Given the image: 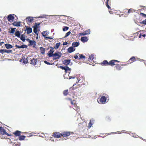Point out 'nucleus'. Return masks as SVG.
Wrapping results in <instances>:
<instances>
[{
	"label": "nucleus",
	"instance_id": "obj_1",
	"mask_svg": "<svg viewBox=\"0 0 146 146\" xmlns=\"http://www.w3.org/2000/svg\"><path fill=\"white\" fill-rule=\"evenodd\" d=\"M116 62H120L117 60H112L108 62L107 60H104L100 64L102 66H112L116 65L115 66V68H116V70H121L122 68V67H121V66H126L127 65V64H116L115 63Z\"/></svg>",
	"mask_w": 146,
	"mask_h": 146
},
{
	"label": "nucleus",
	"instance_id": "obj_2",
	"mask_svg": "<svg viewBox=\"0 0 146 146\" xmlns=\"http://www.w3.org/2000/svg\"><path fill=\"white\" fill-rule=\"evenodd\" d=\"M108 96L105 97V96H102L99 100H98V102L100 104H104L106 103V101L107 98Z\"/></svg>",
	"mask_w": 146,
	"mask_h": 146
},
{
	"label": "nucleus",
	"instance_id": "obj_3",
	"mask_svg": "<svg viewBox=\"0 0 146 146\" xmlns=\"http://www.w3.org/2000/svg\"><path fill=\"white\" fill-rule=\"evenodd\" d=\"M62 54L60 52H58V53H55L53 54V60H56L59 59L61 56Z\"/></svg>",
	"mask_w": 146,
	"mask_h": 146
},
{
	"label": "nucleus",
	"instance_id": "obj_4",
	"mask_svg": "<svg viewBox=\"0 0 146 146\" xmlns=\"http://www.w3.org/2000/svg\"><path fill=\"white\" fill-rule=\"evenodd\" d=\"M49 48H50V49L48 52V55L49 56V57H51L54 54H53V53L54 52V48H53L52 47L49 46L48 48L47 49L48 50Z\"/></svg>",
	"mask_w": 146,
	"mask_h": 146
},
{
	"label": "nucleus",
	"instance_id": "obj_5",
	"mask_svg": "<svg viewBox=\"0 0 146 146\" xmlns=\"http://www.w3.org/2000/svg\"><path fill=\"white\" fill-rule=\"evenodd\" d=\"M49 33L47 31H44L42 33V35L44 37L48 39H53L52 37H46V36L49 34Z\"/></svg>",
	"mask_w": 146,
	"mask_h": 146
},
{
	"label": "nucleus",
	"instance_id": "obj_6",
	"mask_svg": "<svg viewBox=\"0 0 146 146\" xmlns=\"http://www.w3.org/2000/svg\"><path fill=\"white\" fill-rule=\"evenodd\" d=\"M0 133L3 135H6L8 136L9 135V134L7 133L5 129L2 127H0Z\"/></svg>",
	"mask_w": 146,
	"mask_h": 146
},
{
	"label": "nucleus",
	"instance_id": "obj_7",
	"mask_svg": "<svg viewBox=\"0 0 146 146\" xmlns=\"http://www.w3.org/2000/svg\"><path fill=\"white\" fill-rule=\"evenodd\" d=\"M52 136L55 138H59L62 136V133L58 132H54L52 133Z\"/></svg>",
	"mask_w": 146,
	"mask_h": 146
},
{
	"label": "nucleus",
	"instance_id": "obj_8",
	"mask_svg": "<svg viewBox=\"0 0 146 146\" xmlns=\"http://www.w3.org/2000/svg\"><path fill=\"white\" fill-rule=\"evenodd\" d=\"M138 58L137 57H135L134 56H132L131 58L129 60H128V62H129L128 64H131L132 63L135 62L136 60H137Z\"/></svg>",
	"mask_w": 146,
	"mask_h": 146
},
{
	"label": "nucleus",
	"instance_id": "obj_9",
	"mask_svg": "<svg viewBox=\"0 0 146 146\" xmlns=\"http://www.w3.org/2000/svg\"><path fill=\"white\" fill-rule=\"evenodd\" d=\"M70 135V131H64L62 133V136L66 137Z\"/></svg>",
	"mask_w": 146,
	"mask_h": 146
},
{
	"label": "nucleus",
	"instance_id": "obj_10",
	"mask_svg": "<svg viewBox=\"0 0 146 146\" xmlns=\"http://www.w3.org/2000/svg\"><path fill=\"white\" fill-rule=\"evenodd\" d=\"M26 20L27 23L29 24L33 22V18L30 17H28L26 18Z\"/></svg>",
	"mask_w": 146,
	"mask_h": 146
},
{
	"label": "nucleus",
	"instance_id": "obj_11",
	"mask_svg": "<svg viewBox=\"0 0 146 146\" xmlns=\"http://www.w3.org/2000/svg\"><path fill=\"white\" fill-rule=\"evenodd\" d=\"M30 63L33 65H35L37 63V59L33 58L30 60Z\"/></svg>",
	"mask_w": 146,
	"mask_h": 146
},
{
	"label": "nucleus",
	"instance_id": "obj_12",
	"mask_svg": "<svg viewBox=\"0 0 146 146\" xmlns=\"http://www.w3.org/2000/svg\"><path fill=\"white\" fill-rule=\"evenodd\" d=\"M70 62V60L65 59L63 61V63L66 66H67Z\"/></svg>",
	"mask_w": 146,
	"mask_h": 146
},
{
	"label": "nucleus",
	"instance_id": "obj_13",
	"mask_svg": "<svg viewBox=\"0 0 146 146\" xmlns=\"http://www.w3.org/2000/svg\"><path fill=\"white\" fill-rule=\"evenodd\" d=\"M21 22L19 21L18 22H14L12 23V25L15 26L20 27L21 26Z\"/></svg>",
	"mask_w": 146,
	"mask_h": 146
},
{
	"label": "nucleus",
	"instance_id": "obj_14",
	"mask_svg": "<svg viewBox=\"0 0 146 146\" xmlns=\"http://www.w3.org/2000/svg\"><path fill=\"white\" fill-rule=\"evenodd\" d=\"M14 19V17L13 16L10 15L8 16L7 19L9 21L11 22V21H13Z\"/></svg>",
	"mask_w": 146,
	"mask_h": 146
},
{
	"label": "nucleus",
	"instance_id": "obj_15",
	"mask_svg": "<svg viewBox=\"0 0 146 146\" xmlns=\"http://www.w3.org/2000/svg\"><path fill=\"white\" fill-rule=\"evenodd\" d=\"M67 100H69L71 104L72 105H73L74 106L76 105V102L74 100H72V99L70 98H68L67 99Z\"/></svg>",
	"mask_w": 146,
	"mask_h": 146
},
{
	"label": "nucleus",
	"instance_id": "obj_16",
	"mask_svg": "<svg viewBox=\"0 0 146 146\" xmlns=\"http://www.w3.org/2000/svg\"><path fill=\"white\" fill-rule=\"evenodd\" d=\"M15 47L18 48H27V46L26 45L23 44L21 46H20L19 45H15Z\"/></svg>",
	"mask_w": 146,
	"mask_h": 146
},
{
	"label": "nucleus",
	"instance_id": "obj_17",
	"mask_svg": "<svg viewBox=\"0 0 146 146\" xmlns=\"http://www.w3.org/2000/svg\"><path fill=\"white\" fill-rule=\"evenodd\" d=\"M75 49L73 47H71L68 48V52L70 53H71L75 50Z\"/></svg>",
	"mask_w": 146,
	"mask_h": 146
},
{
	"label": "nucleus",
	"instance_id": "obj_18",
	"mask_svg": "<svg viewBox=\"0 0 146 146\" xmlns=\"http://www.w3.org/2000/svg\"><path fill=\"white\" fill-rule=\"evenodd\" d=\"M94 120L93 119H91L90 120V121L88 123V127L89 128H90V127H91L93 124L94 123Z\"/></svg>",
	"mask_w": 146,
	"mask_h": 146
},
{
	"label": "nucleus",
	"instance_id": "obj_19",
	"mask_svg": "<svg viewBox=\"0 0 146 146\" xmlns=\"http://www.w3.org/2000/svg\"><path fill=\"white\" fill-rule=\"evenodd\" d=\"M88 40V39L86 36H83L81 37V40L83 42H86Z\"/></svg>",
	"mask_w": 146,
	"mask_h": 146
},
{
	"label": "nucleus",
	"instance_id": "obj_20",
	"mask_svg": "<svg viewBox=\"0 0 146 146\" xmlns=\"http://www.w3.org/2000/svg\"><path fill=\"white\" fill-rule=\"evenodd\" d=\"M30 45H31V46H33V48L35 47V46L36 45V42L34 40H31L30 41V42L29 43Z\"/></svg>",
	"mask_w": 146,
	"mask_h": 146
},
{
	"label": "nucleus",
	"instance_id": "obj_21",
	"mask_svg": "<svg viewBox=\"0 0 146 146\" xmlns=\"http://www.w3.org/2000/svg\"><path fill=\"white\" fill-rule=\"evenodd\" d=\"M21 132L19 131H16L13 133L15 136H19L20 135Z\"/></svg>",
	"mask_w": 146,
	"mask_h": 146
},
{
	"label": "nucleus",
	"instance_id": "obj_22",
	"mask_svg": "<svg viewBox=\"0 0 146 146\" xmlns=\"http://www.w3.org/2000/svg\"><path fill=\"white\" fill-rule=\"evenodd\" d=\"M27 34H29L32 32V29L31 27H27Z\"/></svg>",
	"mask_w": 146,
	"mask_h": 146
},
{
	"label": "nucleus",
	"instance_id": "obj_23",
	"mask_svg": "<svg viewBox=\"0 0 146 146\" xmlns=\"http://www.w3.org/2000/svg\"><path fill=\"white\" fill-rule=\"evenodd\" d=\"M111 2V0H106V6L109 9H110L111 7L109 5L110 4Z\"/></svg>",
	"mask_w": 146,
	"mask_h": 146
},
{
	"label": "nucleus",
	"instance_id": "obj_24",
	"mask_svg": "<svg viewBox=\"0 0 146 146\" xmlns=\"http://www.w3.org/2000/svg\"><path fill=\"white\" fill-rule=\"evenodd\" d=\"M79 44H80L78 42H73L72 44V46L73 47H75L78 46Z\"/></svg>",
	"mask_w": 146,
	"mask_h": 146
},
{
	"label": "nucleus",
	"instance_id": "obj_25",
	"mask_svg": "<svg viewBox=\"0 0 146 146\" xmlns=\"http://www.w3.org/2000/svg\"><path fill=\"white\" fill-rule=\"evenodd\" d=\"M94 58V54H92L89 56L88 61L89 62L92 61V60H93Z\"/></svg>",
	"mask_w": 146,
	"mask_h": 146
},
{
	"label": "nucleus",
	"instance_id": "obj_26",
	"mask_svg": "<svg viewBox=\"0 0 146 146\" xmlns=\"http://www.w3.org/2000/svg\"><path fill=\"white\" fill-rule=\"evenodd\" d=\"M5 45L6 48L7 49L11 48L13 47L12 45L8 44H5Z\"/></svg>",
	"mask_w": 146,
	"mask_h": 146
},
{
	"label": "nucleus",
	"instance_id": "obj_27",
	"mask_svg": "<svg viewBox=\"0 0 146 146\" xmlns=\"http://www.w3.org/2000/svg\"><path fill=\"white\" fill-rule=\"evenodd\" d=\"M136 11L135 10V9L132 8H131L129 10L128 12H127V13H128V14H129L130 13L135 12Z\"/></svg>",
	"mask_w": 146,
	"mask_h": 146
},
{
	"label": "nucleus",
	"instance_id": "obj_28",
	"mask_svg": "<svg viewBox=\"0 0 146 146\" xmlns=\"http://www.w3.org/2000/svg\"><path fill=\"white\" fill-rule=\"evenodd\" d=\"M20 37L21 40L23 42H25V36L23 34H22L21 35Z\"/></svg>",
	"mask_w": 146,
	"mask_h": 146
},
{
	"label": "nucleus",
	"instance_id": "obj_29",
	"mask_svg": "<svg viewBox=\"0 0 146 146\" xmlns=\"http://www.w3.org/2000/svg\"><path fill=\"white\" fill-rule=\"evenodd\" d=\"M65 72L66 73H69L70 72L71 69L69 68L68 66H66L65 70Z\"/></svg>",
	"mask_w": 146,
	"mask_h": 146
},
{
	"label": "nucleus",
	"instance_id": "obj_30",
	"mask_svg": "<svg viewBox=\"0 0 146 146\" xmlns=\"http://www.w3.org/2000/svg\"><path fill=\"white\" fill-rule=\"evenodd\" d=\"M15 35L17 37L20 38V37L21 34L19 31H17L15 33Z\"/></svg>",
	"mask_w": 146,
	"mask_h": 146
},
{
	"label": "nucleus",
	"instance_id": "obj_31",
	"mask_svg": "<svg viewBox=\"0 0 146 146\" xmlns=\"http://www.w3.org/2000/svg\"><path fill=\"white\" fill-rule=\"evenodd\" d=\"M79 58H78L79 60L85 59L86 58V56L83 55L82 54H80L79 55Z\"/></svg>",
	"mask_w": 146,
	"mask_h": 146
},
{
	"label": "nucleus",
	"instance_id": "obj_32",
	"mask_svg": "<svg viewBox=\"0 0 146 146\" xmlns=\"http://www.w3.org/2000/svg\"><path fill=\"white\" fill-rule=\"evenodd\" d=\"M26 137V136L23 135H20L19 137V139L20 140H24L25 138Z\"/></svg>",
	"mask_w": 146,
	"mask_h": 146
},
{
	"label": "nucleus",
	"instance_id": "obj_33",
	"mask_svg": "<svg viewBox=\"0 0 146 146\" xmlns=\"http://www.w3.org/2000/svg\"><path fill=\"white\" fill-rule=\"evenodd\" d=\"M40 50L42 54H44L45 53V49L42 47H40Z\"/></svg>",
	"mask_w": 146,
	"mask_h": 146
},
{
	"label": "nucleus",
	"instance_id": "obj_34",
	"mask_svg": "<svg viewBox=\"0 0 146 146\" xmlns=\"http://www.w3.org/2000/svg\"><path fill=\"white\" fill-rule=\"evenodd\" d=\"M21 60L23 61V62L25 64H27L28 62L27 59V58H23Z\"/></svg>",
	"mask_w": 146,
	"mask_h": 146
},
{
	"label": "nucleus",
	"instance_id": "obj_35",
	"mask_svg": "<svg viewBox=\"0 0 146 146\" xmlns=\"http://www.w3.org/2000/svg\"><path fill=\"white\" fill-rule=\"evenodd\" d=\"M60 43H57L56 44L55 46L54 47V48L55 49H57L58 48L60 45Z\"/></svg>",
	"mask_w": 146,
	"mask_h": 146
},
{
	"label": "nucleus",
	"instance_id": "obj_36",
	"mask_svg": "<svg viewBox=\"0 0 146 146\" xmlns=\"http://www.w3.org/2000/svg\"><path fill=\"white\" fill-rule=\"evenodd\" d=\"M68 90H64L63 92V94L64 96H66L68 94Z\"/></svg>",
	"mask_w": 146,
	"mask_h": 146
},
{
	"label": "nucleus",
	"instance_id": "obj_37",
	"mask_svg": "<svg viewBox=\"0 0 146 146\" xmlns=\"http://www.w3.org/2000/svg\"><path fill=\"white\" fill-rule=\"evenodd\" d=\"M74 109L75 110L77 111H78L80 110V108L77 106V105H76L75 106H74Z\"/></svg>",
	"mask_w": 146,
	"mask_h": 146
},
{
	"label": "nucleus",
	"instance_id": "obj_38",
	"mask_svg": "<svg viewBox=\"0 0 146 146\" xmlns=\"http://www.w3.org/2000/svg\"><path fill=\"white\" fill-rule=\"evenodd\" d=\"M11 31L9 32L11 34H13L14 33L15 30L16 29L15 28H11Z\"/></svg>",
	"mask_w": 146,
	"mask_h": 146
},
{
	"label": "nucleus",
	"instance_id": "obj_39",
	"mask_svg": "<svg viewBox=\"0 0 146 146\" xmlns=\"http://www.w3.org/2000/svg\"><path fill=\"white\" fill-rule=\"evenodd\" d=\"M146 35L145 34L140 33L139 35V37L140 38L141 37V36H142L143 38H144L146 36Z\"/></svg>",
	"mask_w": 146,
	"mask_h": 146
},
{
	"label": "nucleus",
	"instance_id": "obj_40",
	"mask_svg": "<svg viewBox=\"0 0 146 146\" xmlns=\"http://www.w3.org/2000/svg\"><path fill=\"white\" fill-rule=\"evenodd\" d=\"M69 28L68 27H64L63 28V31H66L68 30Z\"/></svg>",
	"mask_w": 146,
	"mask_h": 146
},
{
	"label": "nucleus",
	"instance_id": "obj_41",
	"mask_svg": "<svg viewBox=\"0 0 146 146\" xmlns=\"http://www.w3.org/2000/svg\"><path fill=\"white\" fill-rule=\"evenodd\" d=\"M70 33H71V32L70 31H69L68 32H67V33H66V34L65 35V36L64 37V38H65L66 37H67L68 36H69L70 35Z\"/></svg>",
	"mask_w": 146,
	"mask_h": 146
},
{
	"label": "nucleus",
	"instance_id": "obj_42",
	"mask_svg": "<svg viewBox=\"0 0 146 146\" xmlns=\"http://www.w3.org/2000/svg\"><path fill=\"white\" fill-rule=\"evenodd\" d=\"M34 29L33 31L34 33H35L36 34H37V28L36 27H35V26H33Z\"/></svg>",
	"mask_w": 146,
	"mask_h": 146
},
{
	"label": "nucleus",
	"instance_id": "obj_43",
	"mask_svg": "<svg viewBox=\"0 0 146 146\" xmlns=\"http://www.w3.org/2000/svg\"><path fill=\"white\" fill-rule=\"evenodd\" d=\"M6 50L5 49H1L0 50V53H1L2 54H3V53L5 52V51Z\"/></svg>",
	"mask_w": 146,
	"mask_h": 146
},
{
	"label": "nucleus",
	"instance_id": "obj_44",
	"mask_svg": "<svg viewBox=\"0 0 146 146\" xmlns=\"http://www.w3.org/2000/svg\"><path fill=\"white\" fill-rule=\"evenodd\" d=\"M85 33H88L87 35L90 34V30L88 29L85 31Z\"/></svg>",
	"mask_w": 146,
	"mask_h": 146
},
{
	"label": "nucleus",
	"instance_id": "obj_45",
	"mask_svg": "<svg viewBox=\"0 0 146 146\" xmlns=\"http://www.w3.org/2000/svg\"><path fill=\"white\" fill-rule=\"evenodd\" d=\"M88 33H85V32L83 33H79V35L80 36L85 35H87Z\"/></svg>",
	"mask_w": 146,
	"mask_h": 146
},
{
	"label": "nucleus",
	"instance_id": "obj_46",
	"mask_svg": "<svg viewBox=\"0 0 146 146\" xmlns=\"http://www.w3.org/2000/svg\"><path fill=\"white\" fill-rule=\"evenodd\" d=\"M66 66H59L60 68L62 69V70H65L66 68Z\"/></svg>",
	"mask_w": 146,
	"mask_h": 146
},
{
	"label": "nucleus",
	"instance_id": "obj_47",
	"mask_svg": "<svg viewBox=\"0 0 146 146\" xmlns=\"http://www.w3.org/2000/svg\"><path fill=\"white\" fill-rule=\"evenodd\" d=\"M40 24L39 23H35V25L33 26H35V27H36V28H37L38 26H39Z\"/></svg>",
	"mask_w": 146,
	"mask_h": 146
},
{
	"label": "nucleus",
	"instance_id": "obj_48",
	"mask_svg": "<svg viewBox=\"0 0 146 146\" xmlns=\"http://www.w3.org/2000/svg\"><path fill=\"white\" fill-rule=\"evenodd\" d=\"M44 62L46 64H47V65H52V64H51L49 62H48V61H46V60H45L44 61Z\"/></svg>",
	"mask_w": 146,
	"mask_h": 146
},
{
	"label": "nucleus",
	"instance_id": "obj_49",
	"mask_svg": "<svg viewBox=\"0 0 146 146\" xmlns=\"http://www.w3.org/2000/svg\"><path fill=\"white\" fill-rule=\"evenodd\" d=\"M11 50H6V51H5V52L7 53H11L12 52Z\"/></svg>",
	"mask_w": 146,
	"mask_h": 146
},
{
	"label": "nucleus",
	"instance_id": "obj_50",
	"mask_svg": "<svg viewBox=\"0 0 146 146\" xmlns=\"http://www.w3.org/2000/svg\"><path fill=\"white\" fill-rule=\"evenodd\" d=\"M141 23H143L146 25V19L143 21L142 22H141Z\"/></svg>",
	"mask_w": 146,
	"mask_h": 146
},
{
	"label": "nucleus",
	"instance_id": "obj_51",
	"mask_svg": "<svg viewBox=\"0 0 146 146\" xmlns=\"http://www.w3.org/2000/svg\"><path fill=\"white\" fill-rule=\"evenodd\" d=\"M33 133H31L30 134H29L27 136L28 137H29L31 136H32L33 135Z\"/></svg>",
	"mask_w": 146,
	"mask_h": 146
},
{
	"label": "nucleus",
	"instance_id": "obj_52",
	"mask_svg": "<svg viewBox=\"0 0 146 146\" xmlns=\"http://www.w3.org/2000/svg\"><path fill=\"white\" fill-rule=\"evenodd\" d=\"M74 58L75 59H77L78 58H79L78 56L77 55L74 56Z\"/></svg>",
	"mask_w": 146,
	"mask_h": 146
},
{
	"label": "nucleus",
	"instance_id": "obj_53",
	"mask_svg": "<svg viewBox=\"0 0 146 146\" xmlns=\"http://www.w3.org/2000/svg\"><path fill=\"white\" fill-rule=\"evenodd\" d=\"M68 44V42H64L63 43V45H66Z\"/></svg>",
	"mask_w": 146,
	"mask_h": 146
},
{
	"label": "nucleus",
	"instance_id": "obj_54",
	"mask_svg": "<svg viewBox=\"0 0 146 146\" xmlns=\"http://www.w3.org/2000/svg\"><path fill=\"white\" fill-rule=\"evenodd\" d=\"M26 40L27 41H28L29 42V43H30V41H31V40H30V39H29V38H27V39H26Z\"/></svg>",
	"mask_w": 146,
	"mask_h": 146
},
{
	"label": "nucleus",
	"instance_id": "obj_55",
	"mask_svg": "<svg viewBox=\"0 0 146 146\" xmlns=\"http://www.w3.org/2000/svg\"><path fill=\"white\" fill-rule=\"evenodd\" d=\"M110 120V118L109 117H107L106 118V120L108 121H109V120Z\"/></svg>",
	"mask_w": 146,
	"mask_h": 146
},
{
	"label": "nucleus",
	"instance_id": "obj_56",
	"mask_svg": "<svg viewBox=\"0 0 146 146\" xmlns=\"http://www.w3.org/2000/svg\"><path fill=\"white\" fill-rule=\"evenodd\" d=\"M75 78V77H72L71 76H69V79H71L72 78Z\"/></svg>",
	"mask_w": 146,
	"mask_h": 146
},
{
	"label": "nucleus",
	"instance_id": "obj_57",
	"mask_svg": "<svg viewBox=\"0 0 146 146\" xmlns=\"http://www.w3.org/2000/svg\"><path fill=\"white\" fill-rule=\"evenodd\" d=\"M76 84H74L73 86H72V90H74V86H75V85H76Z\"/></svg>",
	"mask_w": 146,
	"mask_h": 146
},
{
	"label": "nucleus",
	"instance_id": "obj_58",
	"mask_svg": "<svg viewBox=\"0 0 146 146\" xmlns=\"http://www.w3.org/2000/svg\"><path fill=\"white\" fill-rule=\"evenodd\" d=\"M36 34L37 35V36H36V39H37L38 38V33Z\"/></svg>",
	"mask_w": 146,
	"mask_h": 146
},
{
	"label": "nucleus",
	"instance_id": "obj_59",
	"mask_svg": "<svg viewBox=\"0 0 146 146\" xmlns=\"http://www.w3.org/2000/svg\"><path fill=\"white\" fill-rule=\"evenodd\" d=\"M4 43V42H0V44L1 45H2Z\"/></svg>",
	"mask_w": 146,
	"mask_h": 146
},
{
	"label": "nucleus",
	"instance_id": "obj_60",
	"mask_svg": "<svg viewBox=\"0 0 146 146\" xmlns=\"http://www.w3.org/2000/svg\"><path fill=\"white\" fill-rule=\"evenodd\" d=\"M110 134H111L110 133H106V135H109Z\"/></svg>",
	"mask_w": 146,
	"mask_h": 146
},
{
	"label": "nucleus",
	"instance_id": "obj_61",
	"mask_svg": "<svg viewBox=\"0 0 146 146\" xmlns=\"http://www.w3.org/2000/svg\"><path fill=\"white\" fill-rule=\"evenodd\" d=\"M79 54L78 53H77V54Z\"/></svg>",
	"mask_w": 146,
	"mask_h": 146
}]
</instances>
